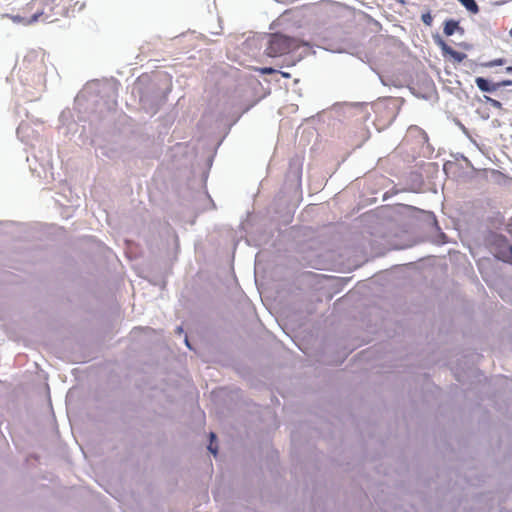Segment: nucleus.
Wrapping results in <instances>:
<instances>
[{
	"label": "nucleus",
	"instance_id": "1",
	"mask_svg": "<svg viewBox=\"0 0 512 512\" xmlns=\"http://www.w3.org/2000/svg\"><path fill=\"white\" fill-rule=\"evenodd\" d=\"M296 48H298V44L294 38L281 34H273L266 48V54L269 57H279L290 53Z\"/></svg>",
	"mask_w": 512,
	"mask_h": 512
},
{
	"label": "nucleus",
	"instance_id": "2",
	"mask_svg": "<svg viewBox=\"0 0 512 512\" xmlns=\"http://www.w3.org/2000/svg\"><path fill=\"white\" fill-rule=\"evenodd\" d=\"M54 0H34L32 2V6L36 7L35 13L32 15L31 19L27 23L36 22L38 19L44 17L45 19L49 18V14L45 10V6L49 7V10L52 11L51 3Z\"/></svg>",
	"mask_w": 512,
	"mask_h": 512
},
{
	"label": "nucleus",
	"instance_id": "3",
	"mask_svg": "<svg viewBox=\"0 0 512 512\" xmlns=\"http://www.w3.org/2000/svg\"><path fill=\"white\" fill-rule=\"evenodd\" d=\"M436 44L441 48L444 55H449L456 62H462L466 58V55L464 53L454 50L451 46H449L441 38H438L436 40Z\"/></svg>",
	"mask_w": 512,
	"mask_h": 512
},
{
	"label": "nucleus",
	"instance_id": "4",
	"mask_svg": "<svg viewBox=\"0 0 512 512\" xmlns=\"http://www.w3.org/2000/svg\"><path fill=\"white\" fill-rule=\"evenodd\" d=\"M477 87L483 92H494L498 89L497 83H491L483 77H477L475 79Z\"/></svg>",
	"mask_w": 512,
	"mask_h": 512
},
{
	"label": "nucleus",
	"instance_id": "5",
	"mask_svg": "<svg viewBox=\"0 0 512 512\" xmlns=\"http://www.w3.org/2000/svg\"><path fill=\"white\" fill-rule=\"evenodd\" d=\"M461 29L459 27V23L455 20H448L444 24V34L446 36H451L455 33L456 30Z\"/></svg>",
	"mask_w": 512,
	"mask_h": 512
},
{
	"label": "nucleus",
	"instance_id": "6",
	"mask_svg": "<svg viewBox=\"0 0 512 512\" xmlns=\"http://www.w3.org/2000/svg\"><path fill=\"white\" fill-rule=\"evenodd\" d=\"M469 12L476 14L479 12V7L475 0H458Z\"/></svg>",
	"mask_w": 512,
	"mask_h": 512
},
{
	"label": "nucleus",
	"instance_id": "7",
	"mask_svg": "<svg viewBox=\"0 0 512 512\" xmlns=\"http://www.w3.org/2000/svg\"><path fill=\"white\" fill-rule=\"evenodd\" d=\"M210 438H211V441H210V444H209V446H208V449H209V451H210L214 456H216V455H217V453H218V447L213 445V441L215 440L216 435H215L214 433H210Z\"/></svg>",
	"mask_w": 512,
	"mask_h": 512
},
{
	"label": "nucleus",
	"instance_id": "8",
	"mask_svg": "<svg viewBox=\"0 0 512 512\" xmlns=\"http://www.w3.org/2000/svg\"><path fill=\"white\" fill-rule=\"evenodd\" d=\"M505 63H506L505 59L498 58V59H494V60L488 62L487 64H485V66H487V67L501 66V65H504Z\"/></svg>",
	"mask_w": 512,
	"mask_h": 512
},
{
	"label": "nucleus",
	"instance_id": "9",
	"mask_svg": "<svg viewBox=\"0 0 512 512\" xmlns=\"http://www.w3.org/2000/svg\"><path fill=\"white\" fill-rule=\"evenodd\" d=\"M256 70L258 72H260L261 74H265V75L274 74L276 72V70L272 67L256 68Z\"/></svg>",
	"mask_w": 512,
	"mask_h": 512
},
{
	"label": "nucleus",
	"instance_id": "10",
	"mask_svg": "<svg viewBox=\"0 0 512 512\" xmlns=\"http://www.w3.org/2000/svg\"><path fill=\"white\" fill-rule=\"evenodd\" d=\"M421 18L426 25H431L433 19L430 13L423 14Z\"/></svg>",
	"mask_w": 512,
	"mask_h": 512
},
{
	"label": "nucleus",
	"instance_id": "11",
	"mask_svg": "<svg viewBox=\"0 0 512 512\" xmlns=\"http://www.w3.org/2000/svg\"><path fill=\"white\" fill-rule=\"evenodd\" d=\"M486 101L489 102L493 107L499 108L501 106V103L495 99H492L490 97H486Z\"/></svg>",
	"mask_w": 512,
	"mask_h": 512
},
{
	"label": "nucleus",
	"instance_id": "12",
	"mask_svg": "<svg viewBox=\"0 0 512 512\" xmlns=\"http://www.w3.org/2000/svg\"><path fill=\"white\" fill-rule=\"evenodd\" d=\"M498 85V88L501 87V86H511L512 85V80H503L501 82H498L497 83Z\"/></svg>",
	"mask_w": 512,
	"mask_h": 512
},
{
	"label": "nucleus",
	"instance_id": "13",
	"mask_svg": "<svg viewBox=\"0 0 512 512\" xmlns=\"http://www.w3.org/2000/svg\"><path fill=\"white\" fill-rule=\"evenodd\" d=\"M506 72L507 73H512V66L506 67Z\"/></svg>",
	"mask_w": 512,
	"mask_h": 512
},
{
	"label": "nucleus",
	"instance_id": "14",
	"mask_svg": "<svg viewBox=\"0 0 512 512\" xmlns=\"http://www.w3.org/2000/svg\"><path fill=\"white\" fill-rule=\"evenodd\" d=\"M185 342H186V345L190 348V344H189V342H188V339H187V338L185 339Z\"/></svg>",
	"mask_w": 512,
	"mask_h": 512
},
{
	"label": "nucleus",
	"instance_id": "15",
	"mask_svg": "<svg viewBox=\"0 0 512 512\" xmlns=\"http://www.w3.org/2000/svg\"><path fill=\"white\" fill-rule=\"evenodd\" d=\"M509 252H510V254L512 256V246L509 247Z\"/></svg>",
	"mask_w": 512,
	"mask_h": 512
},
{
	"label": "nucleus",
	"instance_id": "16",
	"mask_svg": "<svg viewBox=\"0 0 512 512\" xmlns=\"http://www.w3.org/2000/svg\"><path fill=\"white\" fill-rule=\"evenodd\" d=\"M509 35L512 37V27L511 30L509 31Z\"/></svg>",
	"mask_w": 512,
	"mask_h": 512
}]
</instances>
